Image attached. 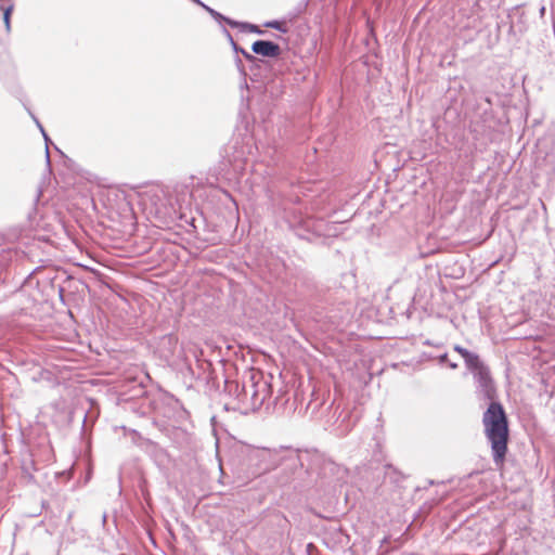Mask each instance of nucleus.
<instances>
[{"mask_svg": "<svg viewBox=\"0 0 555 555\" xmlns=\"http://www.w3.org/2000/svg\"><path fill=\"white\" fill-rule=\"evenodd\" d=\"M485 436L491 446L493 462L502 467L507 453L508 423L501 403L491 402L482 415Z\"/></svg>", "mask_w": 555, "mask_h": 555, "instance_id": "nucleus-1", "label": "nucleus"}, {"mask_svg": "<svg viewBox=\"0 0 555 555\" xmlns=\"http://www.w3.org/2000/svg\"><path fill=\"white\" fill-rule=\"evenodd\" d=\"M271 392L270 383L259 373L251 374L249 384L244 386V397H249L253 409H259L270 398Z\"/></svg>", "mask_w": 555, "mask_h": 555, "instance_id": "nucleus-2", "label": "nucleus"}, {"mask_svg": "<svg viewBox=\"0 0 555 555\" xmlns=\"http://www.w3.org/2000/svg\"><path fill=\"white\" fill-rule=\"evenodd\" d=\"M467 370L473 374L478 388H480L483 395L491 397L493 391V380L489 367L481 361V359L478 358L475 360L474 364H470Z\"/></svg>", "mask_w": 555, "mask_h": 555, "instance_id": "nucleus-3", "label": "nucleus"}, {"mask_svg": "<svg viewBox=\"0 0 555 555\" xmlns=\"http://www.w3.org/2000/svg\"><path fill=\"white\" fill-rule=\"evenodd\" d=\"M251 50L254 53L267 56V57H276L280 55L281 49L280 46L272 41L258 40L255 41L251 46Z\"/></svg>", "mask_w": 555, "mask_h": 555, "instance_id": "nucleus-4", "label": "nucleus"}, {"mask_svg": "<svg viewBox=\"0 0 555 555\" xmlns=\"http://www.w3.org/2000/svg\"><path fill=\"white\" fill-rule=\"evenodd\" d=\"M453 349L464 359L466 367H468L470 364H474V361L479 358L477 353L470 352L460 345H455Z\"/></svg>", "mask_w": 555, "mask_h": 555, "instance_id": "nucleus-5", "label": "nucleus"}, {"mask_svg": "<svg viewBox=\"0 0 555 555\" xmlns=\"http://www.w3.org/2000/svg\"><path fill=\"white\" fill-rule=\"evenodd\" d=\"M227 23L232 26V27H240L242 28L243 30H248L250 33H256V34H262L263 31L261 29H259L258 26L256 25H253V24H248V23H238V22H234V21H231V20H227Z\"/></svg>", "mask_w": 555, "mask_h": 555, "instance_id": "nucleus-6", "label": "nucleus"}, {"mask_svg": "<svg viewBox=\"0 0 555 555\" xmlns=\"http://www.w3.org/2000/svg\"><path fill=\"white\" fill-rule=\"evenodd\" d=\"M13 9H14L13 3L0 4V10H2V12H3V22L5 24V28H7L8 33L11 29L10 18H11V13H12Z\"/></svg>", "mask_w": 555, "mask_h": 555, "instance_id": "nucleus-7", "label": "nucleus"}, {"mask_svg": "<svg viewBox=\"0 0 555 555\" xmlns=\"http://www.w3.org/2000/svg\"><path fill=\"white\" fill-rule=\"evenodd\" d=\"M193 1L196 2L197 4L202 5L203 8H205L215 18H223L227 22L228 18H224L220 13H218L217 11H215V10L210 9L209 7L205 5L199 0H193Z\"/></svg>", "mask_w": 555, "mask_h": 555, "instance_id": "nucleus-8", "label": "nucleus"}, {"mask_svg": "<svg viewBox=\"0 0 555 555\" xmlns=\"http://www.w3.org/2000/svg\"><path fill=\"white\" fill-rule=\"evenodd\" d=\"M264 26L266 27H270V28H274V29H278V30H281V31H286L284 28H282V24L279 21L267 22L264 24Z\"/></svg>", "mask_w": 555, "mask_h": 555, "instance_id": "nucleus-9", "label": "nucleus"}, {"mask_svg": "<svg viewBox=\"0 0 555 555\" xmlns=\"http://www.w3.org/2000/svg\"><path fill=\"white\" fill-rule=\"evenodd\" d=\"M36 122H37V125H38V127H39V129H40V131H41L42 135L44 137L46 142L48 143L49 138H48V135H47V133H46L44 129L42 128V126L39 124V121H38V120H36Z\"/></svg>", "mask_w": 555, "mask_h": 555, "instance_id": "nucleus-10", "label": "nucleus"}, {"mask_svg": "<svg viewBox=\"0 0 555 555\" xmlns=\"http://www.w3.org/2000/svg\"><path fill=\"white\" fill-rule=\"evenodd\" d=\"M447 358H448V354L447 353H443L439 357V360L441 363L446 362L447 361Z\"/></svg>", "mask_w": 555, "mask_h": 555, "instance_id": "nucleus-11", "label": "nucleus"}, {"mask_svg": "<svg viewBox=\"0 0 555 555\" xmlns=\"http://www.w3.org/2000/svg\"><path fill=\"white\" fill-rule=\"evenodd\" d=\"M46 158H47V163L50 164V154H49L48 146L46 147Z\"/></svg>", "mask_w": 555, "mask_h": 555, "instance_id": "nucleus-12", "label": "nucleus"}, {"mask_svg": "<svg viewBox=\"0 0 555 555\" xmlns=\"http://www.w3.org/2000/svg\"><path fill=\"white\" fill-rule=\"evenodd\" d=\"M12 3V0H0V4Z\"/></svg>", "mask_w": 555, "mask_h": 555, "instance_id": "nucleus-13", "label": "nucleus"}, {"mask_svg": "<svg viewBox=\"0 0 555 555\" xmlns=\"http://www.w3.org/2000/svg\"><path fill=\"white\" fill-rule=\"evenodd\" d=\"M449 366H450L451 369H456V367H457V364H456V363L451 362V363H449Z\"/></svg>", "mask_w": 555, "mask_h": 555, "instance_id": "nucleus-14", "label": "nucleus"}]
</instances>
